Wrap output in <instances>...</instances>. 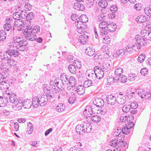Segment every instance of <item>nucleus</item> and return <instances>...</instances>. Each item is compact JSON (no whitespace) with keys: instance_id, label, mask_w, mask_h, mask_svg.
<instances>
[{"instance_id":"f257e3e1","label":"nucleus","mask_w":151,"mask_h":151,"mask_svg":"<svg viewBox=\"0 0 151 151\" xmlns=\"http://www.w3.org/2000/svg\"><path fill=\"white\" fill-rule=\"evenodd\" d=\"M47 96L46 95H41L39 98L35 96L32 99V106L35 108L37 107L39 105L40 106H44L47 104Z\"/></svg>"},{"instance_id":"f03ea898","label":"nucleus","mask_w":151,"mask_h":151,"mask_svg":"<svg viewBox=\"0 0 151 151\" xmlns=\"http://www.w3.org/2000/svg\"><path fill=\"white\" fill-rule=\"evenodd\" d=\"M14 43H16V45L17 46L19 45V47L20 49L19 50L22 51H27L28 49L27 45L28 42L26 41H22L21 38L18 37H14L13 38Z\"/></svg>"},{"instance_id":"7ed1b4c3","label":"nucleus","mask_w":151,"mask_h":151,"mask_svg":"<svg viewBox=\"0 0 151 151\" xmlns=\"http://www.w3.org/2000/svg\"><path fill=\"white\" fill-rule=\"evenodd\" d=\"M24 35H26V39L28 40L32 41L36 39V35L32 31V28L29 26H27L23 31Z\"/></svg>"},{"instance_id":"20e7f679","label":"nucleus","mask_w":151,"mask_h":151,"mask_svg":"<svg viewBox=\"0 0 151 151\" xmlns=\"http://www.w3.org/2000/svg\"><path fill=\"white\" fill-rule=\"evenodd\" d=\"M47 96L48 101L50 102H52L57 99H59L60 96L58 92L55 91H50V92L46 93Z\"/></svg>"},{"instance_id":"39448f33","label":"nucleus","mask_w":151,"mask_h":151,"mask_svg":"<svg viewBox=\"0 0 151 151\" xmlns=\"http://www.w3.org/2000/svg\"><path fill=\"white\" fill-rule=\"evenodd\" d=\"M8 52V50L0 52V57L1 59L7 61L10 65H12L14 64V61L13 60L10 59V56Z\"/></svg>"},{"instance_id":"423d86ee","label":"nucleus","mask_w":151,"mask_h":151,"mask_svg":"<svg viewBox=\"0 0 151 151\" xmlns=\"http://www.w3.org/2000/svg\"><path fill=\"white\" fill-rule=\"evenodd\" d=\"M69 77L66 75V74L62 73L60 75V79L62 82L61 84V88L63 89L66 88L67 84L69 83Z\"/></svg>"},{"instance_id":"0eeeda50","label":"nucleus","mask_w":151,"mask_h":151,"mask_svg":"<svg viewBox=\"0 0 151 151\" xmlns=\"http://www.w3.org/2000/svg\"><path fill=\"white\" fill-rule=\"evenodd\" d=\"M81 22H78L76 23L77 31L80 34H83L86 32L87 26L84 24H81Z\"/></svg>"},{"instance_id":"6e6552de","label":"nucleus","mask_w":151,"mask_h":151,"mask_svg":"<svg viewBox=\"0 0 151 151\" xmlns=\"http://www.w3.org/2000/svg\"><path fill=\"white\" fill-rule=\"evenodd\" d=\"M14 25L18 31H21L23 29V27L25 26H26L25 23H24L23 20H21V19H18L15 21L14 23Z\"/></svg>"},{"instance_id":"1a4fd4ad","label":"nucleus","mask_w":151,"mask_h":151,"mask_svg":"<svg viewBox=\"0 0 151 151\" xmlns=\"http://www.w3.org/2000/svg\"><path fill=\"white\" fill-rule=\"evenodd\" d=\"M94 72L96 73L97 75L98 78L101 79L104 76V71L102 70L101 68L98 66H95L93 69Z\"/></svg>"},{"instance_id":"9d476101","label":"nucleus","mask_w":151,"mask_h":151,"mask_svg":"<svg viewBox=\"0 0 151 151\" xmlns=\"http://www.w3.org/2000/svg\"><path fill=\"white\" fill-rule=\"evenodd\" d=\"M68 81L69 83L67 84L66 88L68 90L70 91L72 88L76 86V81L73 77L71 76L69 78Z\"/></svg>"},{"instance_id":"9b49d317","label":"nucleus","mask_w":151,"mask_h":151,"mask_svg":"<svg viewBox=\"0 0 151 151\" xmlns=\"http://www.w3.org/2000/svg\"><path fill=\"white\" fill-rule=\"evenodd\" d=\"M137 93L139 96H140L142 99H150V91H148L145 92L141 89L138 90L137 91Z\"/></svg>"},{"instance_id":"f8f14e48","label":"nucleus","mask_w":151,"mask_h":151,"mask_svg":"<svg viewBox=\"0 0 151 151\" xmlns=\"http://www.w3.org/2000/svg\"><path fill=\"white\" fill-rule=\"evenodd\" d=\"M106 100L108 104L111 105H115L117 101L116 97L112 95H108L106 97Z\"/></svg>"},{"instance_id":"ddd939ff","label":"nucleus","mask_w":151,"mask_h":151,"mask_svg":"<svg viewBox=\"0 0 151 151\" xmlns=\"http://www.w3.org/2000/svg\"><path fill=\"white\" fill-rule=\"evenodd\" d=\"M23 99H20L17 102H15L12 104V108L15 110H21L23 106Z\"/></svg>"},{"instance_id":"4468645a","label":"nucleus","mask_w":151,"mask_h":151,"mask_svg":"<svg viewBox=\"0 0 151 151\" xmlns=\"http://www.w3.org/2000/svg\"><path fill=\"white\" fill-rule=\"evenodd\" d=\"M84 116L86 117H89L92 116L93 112L91 107L89 106H86L83 112Z\"/></svg>"},{"instance_id":"2eb2a0df","label":"nucleus","mask_w":151,"mask_h":151,"mask_svg":"<svg viewBox=\"0 0 151 151\" xmlns=\"http://www.w3.org/2000/svg\"><path fill=\"white\" fill-rule=\"evenodd\" d=\"M85 124H82L78 125L76 126V129L78 134L81 135L85 132Z\"/></svg>"},{"instance_id":"dca6fc26","label":"nucleus","mask_w":151,"mask_h":151,"mask_svg":"<svg viewBox=\"0 0 151 151\" xmlns=\"http://www.w3.org/2000/svg\"><path fill=\"white\" fill-rule=\"evenodd\" d=\"M112 65L110 63L104 62V63L101 68L104 71L105 73L108 72L111 70Z\"/></svg>"},{"instance_id":"f3484780","label":"nucleus","mask_w":151,"mask_h":151,"mask_svg":"<svg viewBox=\"0 0 151 151\" xmlns=\"http://www.w3.org/2000/svg\"><path fill=\"white\" fill-rule=\"evenodd\" d=\"M9 64H10L8 62L6 63H2L0 67V70H1L5 73H8L10 68Z\"/></svg>"},{"instance_id":"a211bd4d","label":"nucleus","mask_w":151,"mask_h":151,"mask_svg":"<svg viewBox=\"0 0 151 151\" xmlns=\"http://www.w3.org/2000/svg\"><path fill=\"white\" fill-rule=\"evenodd\" d=\"M93 103L97 107H101L104 105V101L101 98H96L93 101Z\"/></svg>"},{"instance_id":"6ab92c4d","label":"nucleus","mask_w":151,"mask_h":151,"mask_svg":"<svg viewBox=\"0 0 151 151\" xmlns=\"http://www.w3.org/2000/svg\"><path fill=\"white\" fill-rule=\"evenodd\" d=\"M119 95L117 97V102L120 105L124 104L126 101V97L122 94Z\"/></svg>"},{"instance_id":"aec40b11","label":"nucleus","mask_w":151,"mask_h":151,"mask_svg":"<svg viewBox=\"0 0 151 151\" xmlns=\"http://www.w3.org/2000/svg\"><path fill=\"white\" fill-rule=\"evenodd\" d=\"M133 116L132 115H129L128 116H127L126 121L127 124L131 128H132L134 126V123L132 122L133 119Z\"/></svg>"},{"instance_id":"412c9836","label":"nucleus","mask_w":151,"mask_h":151,"mask_svg":"<svg viewBox=\"0 0 151 151\" xmlns=\"http://www.w3.org/2000/svg\"><path fill=\"white\" fill-rule=\"evenodd\" d=\"M88 38V36L85 34L79 36L78 41L82 44H85L87 42V39Z\"/></svg>"},{"instance_id":"4be33fe9","label":"nucleus","mask_w":151,"mask_h":151,"mask_svg":"<svg viewBox=\"0 0 151 151\" xmlns=\"http://www.w3.org/2000/svg\"><path fill=\"white\" fill-rule=\"evenodd\" d=\"M135 20L137 22L139 23H142L149 20V18L148 17H146L144 15H141L138 16L136 18Z\"/></svg>"},{"instance_id":"5701e85b","label":"nucleus","mask_w":151,"mask_h":151,"mask_svg":"<svg viewBox=\"0 0 151 151\" xmlns=\"http://www.w3.org/2000/svg\"><path fill=\"white\" fill-rule=\"evenodd\" d=\"M73 8L78 10L83 11L85 9L84 6L82 4L79 3H75L73 4Z\"/></svg>"},{"instance_id":"b1692460","label":"nucleus","mask_w":151,"mask_h":151,"mask_svg":"<svg viewBox=\"0 0 151 151\" xmlns=\"http://www.w3.org/2000/svg\"><path fill=\"white\" fill-rule=\"evenodd\" d=\"M23 106L25 109H29L31 107L32 103L31 101L29 99H26L23 101Z\"/></svg>"},{"instance_id":"393cba45","label":"nucleus","mask_w":151,"mask_h":151,"mask_svg":"<svg viewBox=\"0 0 151 151\" xmlns=\"http://www.w3.org/2000/svg\"><path fill=\"white\" fill-rule=\"evenodd\" d=\"M9 98L10 102L12 104L15 103V102L18 101L20 99H22L18 98L17 95L14 93L11 94V95L9 96Z\"/></svg>"},{"instance_id":"a878e982","label":"nucleus","mask_w":151,"mask_h":151,"mask_svg":"<svg viewBox=\"0 0 151 151\" xmlns=\"http://www.w3.org/2000/svg\"><path fill=\"white\" fill-rule=\"evenodd\" d=\"M8 53L10 56V59H11L12 56L17 57L19 56V52L16 50L14 49H9L8 50Z\"/></svg>"},{"instance_id":"bb28decb","label":"nucleus","mask_w":151,"mask_h":151,"mask_svg":"<svg viewBox=\"0 0 151 151\" xmlns=\"http://www.w3.org/2000/svg\"><path fill=\"white\" fill-rule=\"evenodd\" d=\"M116 24L114 23L109 24L107 27V29L108 32H114L116 29Z\"/></svg>"},{"instance_id":"cd10ccee","label":"nucleus","mask_w":151,"mask_h":151,"mask_svg":"<svg viewBox=\"0 0 151 151\" xmlns=\"http://www.w3.org/2000/svg\"><path fill=\"white\" fill-rule=\"evenodd\" d=\"M107 80L108 83H109L110 84H112L114 83L118 82V80L116 79V78H114L111 75L108 76Z\"/></svg>"},{"instance_id":"c85d7f7f","label":"nucleus","mask_w":151,"mask_h":151,"mask_svg":"<svg viewBox=\"0 0 151 151\" xmlns=\"http://www.w3.org/2000/svg\"><path fill=\"white\" fill-rule=\"evenodd\" d=\"M90 70H88L87 71L86 73V74H87L88 77H89V79L91 80L94 81L96 79V78H98L97 75L96 74V73H95L94 72V73L91 72L89 73V72H90Z\"/></svg>"},{"instance_id":"c756f323","label":"nucleus","mask_w":151,"mask_h":151,"mask_svg":"<svg viewBox=\"0 0 151 151\" xmlns=\"http://www.w3.org/2000/svg\"><path fill=\"white\" fill-rule=\"evenodd\" d=\"M86 54L89 56L93 55L95 53V51L94 49L91 47H88L86 49Z\"/></svg>"},{"instance_id":"7c9ffc66","label":"nucleus","mask_w":151,"mask_h":151,"mask_svg":"<svg viewBox=\"0 0 151 151\" xmlns=\"http://www.w3.org/2000/svg\"><path fill=\"white\" fill-rule=\"evenodd\" d=\"M78 19L80 21L78 20L77 21L78 22H81V24H83V23H86L88 21V18L87 16L84 14L82 15L79 17Z\"/></svg>"},{"instance_id":"2f4dec72","label":"nucleus","mask_w":151,"mask_h":151,"mask_svg":"<svg viewBox=\"0 0 151 151\" xmlns=\"http://www.w3.org/2000/svg\"><path fill=\"white\" fill-rule=\"evenodd\" d=\"M84 87H84L82 85L78 86L76 89V92L77 93L80 95H81L84 93L85 92Z\"/></svg>"},{"instance_id":"473e14b6","label":"nucleus","mask_w":151,"mask_h":151,"mask_svg":"<svg viewBox=\"0 0 151 151\" xmlns=\"http://www.w3.org/2000/svg\"><path fill=\"white\" fill-rule=\"evenodd\" d=\"M65 106L62 104L60 103L57 106L56 110L58 112H61L63 111L65 109Z\"/></svg>"},{"instance_id":"72a5a7b5","label":"nucleus","mask_w":151,"mask_h":151,"mask_svg":"<svg viewBox=\"0 0 151 151\" xmlns=\"http://www.w3.org/2000/svg\"><path fill=\"white\" fill-rule=\"evenodd\" d=\"M8 74V73H5L1 70H0V82L4 80H6Z\"/></svg>"},{"instance_id":"f704fd0d","label":"nucleus","mask_w":151,"mask_h":151,"mask_svg":"<svg viewBox=\"0 0 151 151\" xmlns=\"http://www.w3.org/2000/svg\"><path fill=\"white\" fill-rule=\"evenodd\" d=\"M27 74H24L21 73L19 74L17 76V79H18L19 82L22 83L24 81V79L27 76Z\"/></svg>"},{"instance_id":"c9c22d12","label":"nucleus","mask_w":151,"mask_h":151,"mask_svg":"<svg viewBox=\"0 0 151 151\" xmlns=\"http://www.w3.org/2000/svg\"><path fill=\"white\" fill-rule=\"evenodd\" d=\"M8 102L7 97H4L0 99V106L4 107L6 106Z\"/></svg>"},{"instance_id":"e433bc0d","label":"nucleus","mask_w":151,"mask_h":151,"mask_svg":"<svg viewBox=\"0 0 151 151\" xmlns=\"http://www.w3.org/2000/svg\"><path fill=\"white\" fill-rule=\"evenodd\" d=\"M6 81L4 80L0 82V89H1V91L8 88V84L7 82H6Z\"/></svg>"},{"instance_id":"4c0bfd02","label":"nucleus","mask_w":151,"mask_h":151,"mask_svg":"<svg viewBox=\"0 0 151 151\" xmlns=\"http://www.w3.org/2000/svg\"><path fill=\"white\" fill-rule=\"evenodd\" d=\"M108 24V23L107 21H102L99 24V28L102 29H106Z\"/></svg>"},{"instance_id":"58836bf2","label":"nucleus","mask_w":151,"mask_h":151,"mask_svg":"<svg viewBox=\"0 0 151 151\" xmlns=\"http://www.w3.org/2000/svg\"><path fill=\"white\" fill-rule=\"evenodd\" d=\"M68 69L70 72L72 73L75 74L77 69L73 65H70L68 66Z\"/></svg>"},{"instance_id":"ea45409f","label":"nucleus","mask_w":151,"mask_h":151,"mask_svg":"<svg viewBox=\"0 0 151 151\" xmlns=\"http://www.w3.org/2000/svg\"><path fill=\"white\" fill-rule=\"evenodd\" d=\"M91 118L92 121L95 123H97L100 121L101 118L98 115H93Z\"/></svg>"},{"instance_id":"a19ab883","label":"nucleus","mask_w":151,"mask_h":151,"mask_svg":"<svg viewBox=\"0 0 151 151\" xmlns=\"http://www.w3.org/2000/svg\"><path fill=\"white\" fill-rule=\"evenodd\" d=\"M33 127L31 123H29L27 124V130L28 133L30 134L33 131Z\"/></svg>"},{"instance_id":"79ce46f5","label":"nucleus","mask_w":151,"mask_h":151,"mask_svg":"<svg viewBox=\"0 0 151 151\" xmlns=\"http://www.w3.org/2000/svg\"><path fill=\"white\" fill-rule=\"evenodd\" d=\"M117 79H118V81H119L123 83L126 82L127 80V77L123 75H120L119 78H117Z\"/></svg>"},{"instance_id":"37998d69","label":"nucleus","mask_w":151,"mask_h":151,"mask_svg":"<svg viewBox=\"0 0 151 151\" xmlns=\"http://www.w3.org/2000/svg\"><path fill=\"white\" fill-rule=\"evenodd\" d=\"M6 34L3 30L0 31V41H4L6 38Z\"/></svg>"},{"instance_id":"c03bdc74","label":"nucleus","mask_w":151,"mask_h":151,"mask_svg":"<svg viewBox=\"0 0 151 151\" xmlns=\"http://www.w3.org/2000/svg\"><path fill=\"white\" fill-rule=\"evenodd\" d=\"M137 75L135 73H130L128 76V78L129 80L133 81L137 79Z\"/></svg>"},{"instance_id":"a18cd8bd","label":"nucleus","mask_w":151,"mask_h":151,"mask_svg":"<svg viewBox=\"0 0 151 151\" xmlns=\"http://www.w3.org/2000/svg\"><path fill=\"white\" fill-rule=\"evenodd\" d=\"M98 3L99 6L102 8H106L108 4L107 1L105 0L99 1Z\"/></svg>"},{"instance_id":"49530a36","label":"nucleus","mask_w":151,"mask_h":151,"mask_svg":"<svg viewBox=\"0 0 151 151\" xmlns=\"http://www.w3.org/2000/svg\"><path fill=\"white\" fill-rule=\"evenodd\" d=\"M123 71L122 68L119 67L117 68L114 71V73L116 75L119 76L121 75L122 74Z\"/></svg>"},{"instance_id":"de8ad7c7","label":"nucleus","mask_w":151,"mask_h":151,"mask_svg":"<svg viewBox=\"0 0 151 151\" xmlns=\"http://www.w3.org/2000/svg\"><path fill=\"white\" fill-rule=\"evenodd\" d=\"M101 50L103 52L107 55L108 57L109 56V53L108 47L106 45L103 46L101 47Z\"/></svg>"},{"instance_id":"09e8293b","label":"nucleus","mask_w":151,"mask_h":151,"mask_svg":"<svg viewBox=\"0 0 151 151\" xmlns=\"http://www.w3.org/2000/svg\"><path fill=\"white\" fill-rule=\"evenodd\" d=\"M132 128L129 127H124L122 129V133L126 134H128L130 131V129Z\"/></svg>"},{"instance_id":"8fccbe9b","label":"nucleus","mask_w":151,"mask_h":151,"mask_svg":"<svg viewBox=\"0 0 151 151\" xmlns=\"http://www.w3.org/2000/svg\"><path fill=\"white\" fill-rule=\"evenodd\" d=\"M84 124H85L86 128L85 131V132H86V133H89L91 132V126L90 125L89 122L87 124H86V123H85Z\"/></svg>"},{"instance_id":"3c124183","label":"nucleus","mask_w":151,"mask_h":151,"mask_svg":"<svg viewBox=\"0 0 151 151\" xmlns=\"http://www.w3.org/2000/svg\"><path fill=\"white\" fill-rule=\"evenodd\" d=\"M149 31L146 30H142L140 32V34L141 37H144L146 39L147 37V35L149 33Z\"/></svg>"},{"instance_id":"603ef678","label":"nucleus","mask_w":151,"mask_h":151,"mask_svg":"<svg viewBox=\"0 0 151 151\" xmlns=\"http://www.w3.org/2000/svg\"><path fill=\"white\" fill-rule=\"evenodd\" d=\"M132 46L133 50L136 51H138L139 49L141 47L140 45L138 43H134Z\"/></svg>"},{"instance_id":"864d4df0","label":"nucleus","mask_w":151,"mask_h":151,"mask_svg":"<svg viewBox=\"0 0 151 151\" xmlns=\"http://www.w3.org/2000/svg\"><path fill=\"white\" fill-rule=\"evenodd\" d=\"M144 12L149 17L151 16V9L150 7H145L144 9Z\"/></svg>"},{"instance_id":"5fc2aeb1","label":"nucleus","mask_w":151,"mask_h":151,"mask_svg":"<svg viewBox=\"0 0 151 151\" xmlns=\"http://www.w3.org/2000/svg\"><path fill=\"white\" fill-rule=\"evenodd\" d=\"M92 85V82L91 81L87 80L84 81L83 85L85 88H87Z\"/></svg>"},{"instance_id":"6e6d98bb","label":"nucleus","mask_w":151,"mask_h":151,"mask_svg":"<svg viewBox=\"0 0 151 151\" xmlns=\"http://www.w3.org/2000/svg\"><path fill=\"white\" fill-rule=\"evenodd\" d=\"M81 62L79 60H75L73 65L77 68V69L81 68Z\"/></svg>"},{"instance_id":"4d7b16f0","label":"nucleus","mask_w":151,"mask_h":151,"mask_svg":"<svg viewBox=\"0 0 151 151\" xmlns=\"http://www.w3.org/2000/svg\"><path fill=\"white\" fill-rule=\"evenodd\" d=\"M118 142V140L117 139H115L110 142V145L111 146L113 147H115L117 146V145L119 144Z\"/></svg>"},{"instance_id":"13d9d810","label":"nucleus","mask_w":151,"mask_h":151,"mask_svg":"<svg viewBox=\"0 0 151 151\" xmlns=\"http://www.w3.org/2000/svg\"><path fill=\"white\" fill-rule=\"evenodd\" d=\"M134 93V92H132L131 91H127L126 94V95L128 98L131 99L132 98L133 96V95Z\"/></svg>"},{"instance_id":"bf43d9fd","label":"nucleus","mask_w":151,"mask_h":151,"mask_svg":"<svg viewBox=\"0 0 151 151\" xmlns=\"http://www.w3.org/2000/svg\"><path fill=\"white\" fill-rule=\"evenodd\" d=\"M60 81V80L58 78L55 79L53 81L55 86H56L60 89L61 88V87H60L61 84H59Z\"/></svg>"},{"instance_id":"052dcab7","label":"nucleus","mask_w":151,"mask_h":151,"mask_svg":"<svg viewBox=\"0 0 151 151\" xmlns=\"http://www.w3.org/2000/svg\"><path fill=\"white\" fill-rule=\"evenodd\" d=\"M43 90L45 93H48V92H50V90L48 89L49 87L47 86V84H44L42 86Z\"/></svg>"},{"instance_id":"680f3d73","label":"nucleus","mask_w":151,"mask_h":151,"mask_svg":"<svg viewBox=\"0 0 151 151\" xmlns=\"http://www.w3.org/2000/svg\"><path fill=\"white\" fill-rule=\"evenodd\" d=\"M27 13L26 10H23L21 11L20 15L21 18L23 19L26 18Z\"/></svg>"},{"instance_id":"e2e57ef3","label":"nucleus","mask_w":151,"mask_h":151,"mask_svg":"<svg viewBox=\"0 0 151 151\" xmlns=\"http://www.w3.org/2000/svg\"><path fill=\"white\" fill-rule=\"evenodd\" d=\"M20 13L19 12H15L13 14L12 18L14 20L15 19L17 20L18 19H20Z\"/></svg>"},{"instance_id":"0e129e2a","label":"nucleus","mask_w":151,"mask_h":151,"mask_svg":"<svg viewBox=\"0 0 151 151\" xmlns=\"http://www.w3.org/2000/svg\"><path fill=\"white\" fill-rule=\"evenodd\" d=\"M12 25L10 23H6L4 26V28L5 30L9 31L11 28Z\"/></svg>"},{"instance_id":"69168bd1","label":"nucleus","mask_w":151,"mask_h":151,"mask_svg":"<svg viewBox=\"0 0 151 151\" xmlns=\"http://www.w3.org/2000/svg\"><path fill=\"white\" fill-rule=\"evenodd\" d=\"M127 116L125 115L124 114H122L119 118L120 122H121L126 123Z\"/></svg>"},{"instance_id":"338daca9","label":"nucleus","mask_w":151,"mask_h":151,"mask_svg":"<svg viewBox=\"0 0 151 151\" xmlns=\"http://www.w3.org/2000/svg\"><path fill=\"white\" fill-rule=\"evenodd\" d=\"M130 107L133 109H135L138 107V104L135 101L131 103Z\"/></svg>"},{"instance_id":"774afa93","label":"nucleus","mask_w":151,"mask_h":151,"mask_svg":"<svg viewBox=\"0 0 151 151\" xmlns=\"http://www.w3.org/2000/svg\"><path fill=\"white\" fill-rule=\"evenodd\" d=\"M26 17V20L28 21L32 19L34 17V14L32 12H30L28 14L27 13Z\"/></svg>"}]
</instances>
